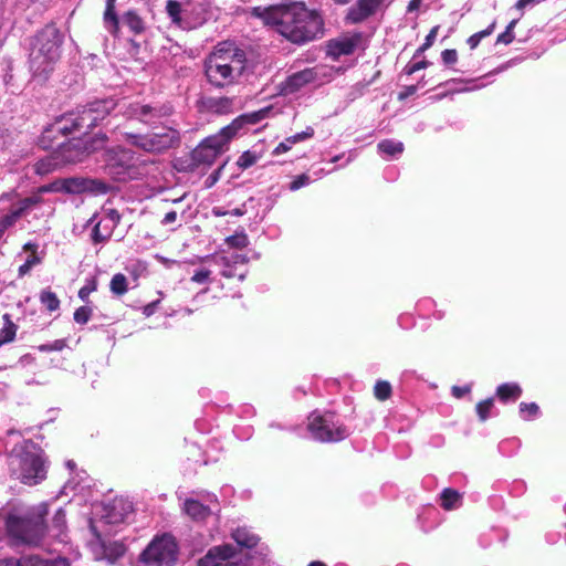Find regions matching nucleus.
<instances>
[{"mask_svg": "<svg viewBox=\"0 0 566 566\" xmlns=\"http://www.w3.org/2000/svg\"><path fill=\"white\" fill-rule=\"evenodd\" d=\"M91 316H92V308H90L88 306H80L78 308L75 310V312L73 314L74 321L77 324H82V325L86 324L91 319Z\"/></svg>", "mask_w": 566, "mask_h": 566, "instance_id": "nucleus-54", "label": "nucleus"}, {"mask_svg": "<svg viewBox=\"0 0 566 566\" xmlns=\"http://www.w3.org/2000/svg\"><path fill=\"white\" fill-rule=\"evenodd\" d=\"M4 325L0 329V347L12 343L15 338L18 326L12 322L10 314L3 315Z\"/></svg>", "mask_w": 566, "mask_h": 566, "instance_id": "nucleus-34", "label": "nucleus"}, {"mask_svg": "<svg viewBox=\"0 0 566 566\" xmlns=\"http://www.w3.org/2000/svg\"><path fill=\"white\" fill-rule=\"evenodd\" d=\"M48 192H63L62 178H57L50 184L42 185L39 187V193H48Z\"/></svg>", "mask_w": 566, "mask_h": 566, "instance_id": "nucleus-56", "label": "nucleus"}, {"mask_svg": "<svg viewBox=\"0 0 566 566\" xmlns=\"http://www.w3.org/2000/svg\"><path fill=\"white\" fill-rule=\"evenodd\" d=\"M116 0H106V7L103 15V20L106 29L112 34H117L119 31V19L115 11Z\"/></svg>", "mask_w": 566, "mask_h": 566, "instance_id": "nucleus-28", "label": "nucleus"}, {"mask_svg": "<svg viewBox=\"0 0 566 566\" xmlns=\"http://www.w3.org/2000/svg\"><path fill=\"white\" fill-rule=\"evenodd\" d=\"M244 70V54L239 50L212 52L205 61V74L208 82L223 88L235 82Z\"/></svg>", "mask_w": 566, "mask_h": 566, "instance_id": "nucleus-5", "label": "nucleus"}, {"mask_svg": "<svg viewBox=\"0 0 566 566\" xmlns=\"http://www.w3.org/2000/svg\"><path fill=\"white\" fill-rule=\"evenodd\" d=\"M109 289L117 296L124 295L128 291L127 277L123 273H116L111 280Z\"/></svg>", "mask_w": 566, "mask_h": 566, "instance_id": "nucleus-41", "label": "nucleus"}, {"mask_svg": "<svg viewBox=\"0 0 566 566\" xmlns=\"http://www.w3.org/2000/svg\"><path fill=\"white\" fill-rule=\"evenodd\" d=\"M496 22L493 21L486 29L479 31L474 34H472L468 40L467 43L470 46L471 50H474L480 44L481 40L491 35L495 29Z\"/></svg>", "mask_w": 566, "mask_h": 566, "instance_id": "nucleus-45", "label": "nucleus"}, {"mask_svg": "<svg viewBox=\"0 0 566 566\" xmlns=\"http://www.w3.org/2000/svg\"><path fill=\"white\" fill-rule=\"evenodd\" d=\"M11 478L27 485H35L46 478L45 461L32 440H23L8 453Z\"/></svg>", "mask_w": 566, "mask_h": 566, "instance_id": "nucleus-3", "label": "nucleus"}, {"mask_svg": "<svg viewBox=\"0 0 566 566\" xmlns=\"http://www.w3.org/2000/svg\"><path fill=\"white\" fill-rule=\"evenodd\" d=\"M360 39V33H356L352 38L332 39L327 42V55L333 60H337L342 55H350L356 50Z\"/></svg>", "mask_w": 566, "mask_h": 566, "instance_id": "nucleus-18", "label": "nucleus"}, {"mask_svg": "<svg viewBox=\"0 0 566 566\" xmlns=\"http://www.w3.org/2000/svg\"><path fill=\"white\" fill-rule=\"evenodd\" d=\"M518 409L524 419L536 417L539 412V407L535 402H521Z\"/></svg>", "mask_w": 566, "mask_h": 566, "instance_id": "nucleus-51", "label": "nucleus"}, {"mask_svg": "<svg viewBox=\"0 0 566 566\" xmlns=\"http://www.w3.org/2000/svg\"><path fill=\"white\" fill-rule=\"evenodd\" d=\"M63 192L69 195H81L90 192L93 195H106L112 190V186L98 178L88 177H69L62 178Z\"/></svg>", "mask_w": 566, "mask_h": 566, "instance_id": "nucleus-13", "label": "nucleus"}, {"mask_svg": "<svg viewBox=\"0 0 566 566\" xmlns=\"http://www.w3.org/2000/svg\"><path fill=\"white\" fill-rule=\"evenodd\" d=\"M430 62L427 60H422L419 62H416L413 64L406 65L403 69V72L406 75H412L413 73L427 69L429 66Z\"/></svg>", "mask_w": 566, "mask_h": 566, "instance_id": "nucleus-62", "label": "nucleus"}, {"mask_svg": "<svg viewBox=\"0 0 566 566\" xmlns=\"http://www.w3.org/2000/svg\"><path fill=\"white\" fill-rule=\"evenodd\" d=\"M73 112L62 115L54 122L55 128L59 130L61 136H69L74 133L82 132L80 125H75L77 120Z\"/></svg>", "mask_w": 566, "mask_h": 566, "instance_id": "nucleus-24", "label": "nucleus"}, {"mask_svg": "<svg viewBox=\"0 0 566 566\" xmlns=\"http://www.w3.org/2000/svg\"><path fill=\"white\" fill-rule=\"evenodd\" d=\"M441 59L446 65H452L458 61V52L454 49H446L441 52Z\"/></svg>", "mask_w": 566, "mask_h": 566, "instance_id": "nucleus-61", "label": "nucleus"}, {"mask_svg": "<svg viewBox=\"0 0 566 566\" xmlns=\"http://www.w3.org/2000/svg\"><path fill=\"white\" fill-rule=\"evenodd\" d=\"M83 142L85 146V153L87 151L88 157L91 154L104 148L107 142V136L105 134H96L94 136L83 138Z\"/></svg>", "mask_w": 566, "mask_h": 566, "instance_id": "nucleus-37", "label": "nucleus"}, {"mask_svg": "<svg viewBox=\"0 0 566 566\" xmlns=\"http://www.w3.org/2000/svg\"><path fill=\"white\" fill-rule=\"evenodd\" d=\"M125 140L148 153H161L180 144V134L172 127H161L148 134L124 133Z\"/></svg>", "mask_w": 566, "mask_h": 566, "instance_id": "nucleus-8", "label": "nucleus"}, {"mask_svg": "<svg viewBox=\"0 0 566 566\" xmlns=\"http://www.w3.org/2000/svg\"><path fill=\"white\" fill-rule=\"evenodd\" d=\"M226 164L227 163L222 164L210 176H208V178L205 181L207 188H211L218 182V180L220 179L221 171L224 168Z\"/></svg>", "mask_w": 566, "mask_h": 566, "instance_id": "nucleus-63", "label": "nucleus"}, {"mask_svg": "<svg viewBox=\"0 0 566 566\" xmlns=\"http://www.w3.org/2000/svg\"><path fill=\"white\" fill-rule=\"evenodd\" d=\"M210 275H211L210 270H208L206 268H201L193 272V274L191 276V281L195 283H198V284H203L209 281Z\"/></svg>", "mask_w": 566, "mask_h": 566, "instance_id": "nucleus-59", "label": "nucleus"}, {"mask_svg": "<svg viewBox=\"0 0 566 566\" xmlns=\"http://www.w3.org/2000/svg\"><path fill=\"white\" fill-rule=\"evenodd\" d=\"M122 216L116 209H108L105 213V217L101 219L102 221H107L108 226L115 230V228L120 223Z\"/></svg>", "mask_w": 566, "mask_h": 566, "instance_id": "nucleus-58", "label": "nucleus"}, {"mask_svg": "<svg viewBox=\"0 0 566 566\" xmlns=\"http://www.w3.org/2000/svg\"><path fill=\"white\" fill-rule=\"evenodd\" d=\"M24 566H71L65 557L42 558L38 555L24 556Z\"/></svg>", "mask_w": 566, "mask_h": 566, "instance_id": "nucleus-29", "label": "nucleus"}, {"mask_svg": "<svg viewBox=\"0 0 566 566\" xmlns=\"http://www.w3.org/2000/svg\"><path fill=\"white\" fill-rule=\"evenodd\" d=\"M133 503L124 497H115L104 507V515L106 523L119 524L133 513Z\"/></svg>", "mask_w": 566, "mask_h": 566, "instance_id": "nucleus-17", "label": "nucleus"}, {"mask_svg": "<svg viewBox=\"0 0 566 566\" xmlns=\"http://www.w3.org/2000/svg\"><path fill=\"white\" fill-rule=\"evenodd\" d=\"M235 556V548L231 545L216 546L211 548L206 558H212V566H231Z\"/></svg>", "mask_w": 566, "mask_h": 566, "instance_id": "nucleus-21", "label": "nucleus"}, {"mask_svg": "<svg viewBox=\"0 0 566 566\" xmlns=\"http://www.w3.org/2000/svg\"><path fill=\"white\" fill-rule=\"evenodd\" d=\"M77 120L75 125H80L82 128V132H88L90 129L97 126L93 114L88 107V105L82 106L81 108H77L75 112H73Z\"/></svg>", "mask_w": 566, "mask_h": 566, "instance_id": "nucleus-30", "label": "nucleus"}, {"mask_svg": "<svg viewBox=\"0 0 566 566\" xmlns=\"http://www.w3.org/2000/svg\"><path fill=\"white\" fill-rule=\"evenodd\" d=\"M20 218L21 216L13 207L7 214L0 217V239L4 235L7 230L15 226Z\"/></svg>", "mask_w": 566, "mask_h": 566, "instance_id": "nucleus-43", "label": "nucleus"}, {"mask_svg": "<svg viewBox=\"0 0 566 566\" xmlns=\"http://www.w3.org/2000/svg\"><path fill=\"white\" fill-rule=\"evenodd\" d=\"M66 347L65 339H55L53 343L40 345L38 348L42 353L61 352Z\"/></svg>", "mask_w": 566, "mask_h": 566, "instance_id": "nucleus-57", "label": "nucleus"}, {"mask_svg": "<svg viewBox=\"0 0 566 566\" xmlns=\"http://www.w3.org/2000/svg\"><path fill=\"white\" fill-rule=\"evenodd\" d=\"M166 12L171 22L182 30H193L206 21L202 3L193 0L184 2L168 0Z\"/></svg>", "mask_w": 566, "mask_h": 566, "instance_id": "nucleus-9", "label": "nucleus"}, {"mask_svg": "<svg viewBox=\"0 0 566 566\" xmlns=\"http://www.w3.org/2000/svg\"><path fill=\"white\" fill-rule=\"evenodd\" d=\"M316 78V70L314 67H307L290 75L284 82L283 90L286 94H293L303 86L314 82Z\"/></svg>", "mask_w": 566, "mask_h": 566, "instance_id": "nucleus-19", "label": "nucleus"}, {"mask_svg": "<svg viewBox=\"0 0 566 566\" xmlns=\"http://www.w3.org/2000/svg\"><path fill=\"white\" fill-rule=\"evenodd\" d=\"M97 290V281L95 277L88 280L84 286L78 291V297L81 301L87 303L90 301V294Z\"/></svg>", "mask_w": 566, "mask_h": 566, "instance_id": "nucleus-53", "label": "nucleus"}, {"mask_svg": "<svg viewBox=\"0 0 566 566\" xmlns=\"http://www.w3.org/2000/svg\"><path fill=\"white\" fill-rule=\"evenodd\" d=\"M63 166L56 150L34 164V172L40 176L49 175Z\"/></svg>", "mask_w": 566, "mask_h": 566, "instance_id": "nucleus-23", "label": "nucleus"}, {"mask_svg": "<svg viewBox=\"0 0 566 566\" xmlns=\"http://www.w3.org/2000/svg\"><path fill=\"white\" fill-rule=\"evenodd\" d=\"M261 157L262 155L256 150L248 149L238 158L237 165L240 169L244 170L255 165Z\"/></svg>", "mask_w": 566, "mask_h": 566, "instance_id": "nucleus-39", "label": "nucleus"}, {"mask_svg": "<svg viewBox=\"0 0 566 566\" xmlns=\"http://www.w3.org/2000/svg\"><path fill=\"white\" fill-rule=\"evenodd\" d=\"M242 115L237 117L228 126L221 128L217 134L222 137V140L228 145L229 142L239 133V130L245 126Z\"/></svg>", "mask_w": 566, "mask_h": 566, "instance_id": "nucleus-36", "label": "nucleus"}, {"mask_svg": "<svg viewBox=\"0 0 566 566\" xmlns=\"http://www.w3.org/2000/svg\"><path fill=\"white\" fill-rule=\"evenodd\" d=\"M307 429L313 438L321 442H338L348 436L347 428L334 421L333 412L312 413L308 418Z\"/></svg>", "mask_w": 566, "mask_h": 566, "instance_id": "nucleus-10", "label": "nucleus"}, {"mask_svg": "<svg viewBox=\"0 0 566 566\" xmlns=\"http://www.w3.org/2000/svg\"><path fill=\"white\" fill-rule=\"evenodd\" d=\"M462 505V494L452 489L446 488L440 494V506L444 511H452L459 509Z\"/></svg>", "mask_w": 566, "mask_h": 566, "instance_id": "nucleus-25", "label": "nucleus"}, {"mask_svg": "<svg viewBox=\"0 0 566 566\" xmlns=\"http://www.w3.org/2000/svg\"><path fill=\"white\" fill-rule=\"evenodd\" d=\"M226 242L231 248L243 249L249 244V239L244 232H241L228 237Z\"/></svg>", "mask_w": 566, "mask_h": 566, "instance_id": "nucleus-49", "label": "nucleus"}, {"mask_svg": "<svg viewBox=\"0 0 566 566\" xmlns=\"http://www.w3.org/2000/svg\"><path fill=\"white\" fill-rule=\"evenodd\" d=\"M63 35L55 24H46L40 30L31 44L29 65L34 78L40 82L48 80L60 59Z\"/></svg>", "mask_w": 566, "mask_h": 566, "instance_id": "nucleus-2", "label": "nucleus"}, {"mask_svg": "<svg viewBox=\"0 0 566 566\" xmlns=\"http://www.w3.org/2000/svg\"><path fill=\"white\" fill-rule=\"evenodd\" d=\"M57 135H60V133L55 128L54 123L46 126L39 138L40 147L43 149L52 148L57 138Z\"/></svg>", "mask_w": 566, "mask_h": 566, "instance_id": "nucleus-38", "label": "nucleus"}, {"mask_svg": "<svg viewBox=\"0 0 566 566\" xmlns=\"http://www.w3.org/2000/svg\"><path fill=\"white\" fill-rule=\"evenodd\" d=\"M113 232L114 229L112 226H108L107 221L99 220L92 230V241L94 244L104 243L111 239Z\"/></svg>", "mask_w": 566, "mask_h": 566, "instance_id": "nucleus-33", "label": "nucleus"}, {"mask_svg": "<svg viewBox=\"0 0 566 566\" xmlns=\"http://www.w3.org/2000/svg\"><path fill=\"white\" fill-rule=\"evenodd\" d=\"M102 548L105 558L113 563L122 558L127 551L126 545L120 541L104 542Z\"/></svg>", "mask_w": 566, "mask_h": 566, "instance_id": "nucleus-27", "label": "nucleus"}, {"mask_svg": "<svg viewBox=\"0 0 566 566\" xmlns=\"http://www.w3.org/2000/svg\"><path fill=\"white\" fill-rule=\"evenodd\" d=\"M87 105L98 125V123L105 119L116 107L125 111L126 99L115 101L114 98H104L91 102Z\"/></svg>", "mask_w": 566, "mask_h": 566, "instance_id": "nucleus-20", "label": "nucleus"}, {"mask_svg": "<svg viewBox=\"0 0 566 566\" xmlns=\"http://www.w3.org/2000/svg\"><path fill=\"white\" fill-rule=\"evenodd\" d=\"M251 14L291 44L302 46L325 35V20L316 9L304 2L254 7Z\"/></svg>", "mask_w": 566, "mask_h": 566, "instance_id": "nucleus-1", "label": "nucleus"}, {"mask_svg": "<svg viewBox=\"0 0 566 566\" xmlns=\"http://www.w3.org/2000/svg\"><path fill=\"white\" fill-rule=\"evenodd\" d=\"M439 29H440L439 25H434L429 31V33L427 34V36L424 39L423 44L417 49V51L415 53V56H418V55L422 54L424 51H427L428 49H430L433 45V42H434V40L437 38Z\"/></svg>", "mask_w": 566, "mask_h": 566, "instance_id": "nucleus-50", "label": "nucleus"}, {"mask_svg": "<svg viewBox=\"0 0 566 566\" xmlns=\"http://www.w3.org/2000/svg\"><path fill=\"white\" fill-rule=\"evenodd\" d=\"M174 113L171 104H139V103H126L124 115L129 118H137L140 122L150 125L156 120L169 117Z\"/></svg>", "mask_w": 566, "mask_h": 566, "instance_id": "nucleus-12", "label": "nucleus"}, {"mask_svg": "<svg viewBox=\"0 0 566 566\" xmlns=\"http://www.w3.org/2000/svg\"><path fill=\"white\" fill-rule=\"evenodd\" d=\"M232 538L235 541V543L245 548H253L258 545L260 538L248 531L247 528H237L232 533Z\"/></svg>", "mask_w": 566, "mask_h": 566, "instance_id": "nucleus-31", "label": "nucleus"}, {"mask_svg": "<svg viewBox=\"0 0 566 566\" xmlns=\"http://www.w3.org/2000/svg\"><path fill=\"white\" fill-rule=\"evenodd\" d=\"M310 182V176L306 174H301L294 178V180L290 184L289 188L291 191H296L300 188L306 186Z\"/></svg>", "mask_w": 566, "mask_h": 566, "instance_id": "nucleus-60", "label": "nucleus"}, {"mask_svg": "<svg viewBox=\"0 0 566 566\" xmlns=\"http://www.w3.org/2000/svg\"><path fill=\"white\" fill-rule=\"evenodd\" d=\"M227 144L218 134L206 137L192 151L191 168L201 165L210 166L214 163L217 157L227 149Z\"/></svg>", "mask_w": 566, "mask_h": 566, "instance_id": "nucleus-11", "label": "nucleus"}, {"mask_svg": "<svg viewBox=\"0 0 566 566\" xmlns=\"http://www.w3.org/2000/svg\"><path fill=\"white\" fill-rule=\"evenodd\" d=\"M40 263H41V258L38 254H30L27 258L25 262L19 266V270H18L19 276L22 277V276L27 275L34 265L40 264Z\"/></svg>", "mask_w": 566, "mask_h": 566, "instance_id": "nucleus-52", "label": "nucleus"}, {"mask_svg": "<svg viewBox=\"0 0 566 566\" xmlns=\"http://www.w3.org/2000/svg\"><path fill=\"white\" fill-rule=\"evenodd\" d=\"M179 546L171 534L156 535L138 556L145 566H175L178 560Z\"/></svg>", "mask_w": 566, "mask_h": 566, "instance_id": "nucleus-6", "label": "nucleus"}, {"mask_svg": "<svg viewBox=\"0 0 566 566\" xmlns=\"http://www.w3.org/2000/svg\"><path fill=\"white\" fill-rule=\"evenodd\" d=\"M493 406H494L493 398H486L476 403L475 411H476V415L481 422H484L488 420Z\"/></svg>", "mask_w": 566, "mask_h": 566, "instance_id": "nucleus-47", "label": "nucleus"}, {"mask_svg": "<svg viewBox=\"0 0 566 566\" xmlns=\"http://www.w3.org/2000/svg\"><path fill=\"white\" fill-rule=\"evenodd\" d=\"M104 171L113 180L126 182L138 174L134 151L122 147L111 148L103 154Z\"/></svg>", "mask_w": 566, "mask_h": 566, "instance_id": "nucleus-7", "label": "nucleus"}, {"mask_svg": "<svg viewBox=\"0 0 566 566\" xmlns=\"http://www.w3.org/2000/svg\"><path fill=\"white\" fill-rule=\"evenodd\" d=\"M55 150L63 166L82 163L87 158V151L85 153L83 138L69 139L67 142L60 144Z\"/></svg>", "mask_w": 566, "mask_h": 566, "instance_id": "nucleus-15", "label": "nucleus"}, {"mask_svg": "<svg viewBox=\"0 0 566 566\" xmlns=\"http://www.w3.org/2000/svg\"><path fill=\"white\" fill-rule=\"evenodd\" d=\"M266 114H268V109L264 108V109H261L258 112L242 114V118L244 119V123L247 125H254V124H258L259 122H261L263 118H265Z\"/></svg>", "mask_w": 566, "mask_h": 566, "instance_id": "nucleus-55", "label": "nucleus"}, {"mask_svg": "<svg viewBox=\"0 0 566 566\" xmlns=\"http://www.w3.org/2000/svg\"><path fill=\"white\" fill-rule=\"evenodd\" d=\"M385 0H357L352 6L346 15L345 21L349 24H358L374 15Z\"/></svg>", "mask_w": 566, "mask_h": 566, "instance_id": "nucleus-16", "label": "nucleus"}, {"mask_svg": "<svg viewBox=\"0 0 566 566\" xmlns=\"http://www.w3.org/2000/svg\"><path fill=\"white\" fill-rule=\"evenodd\" d=\"M203 104L210 112L227 114L231 111L232 99L229 97H208Z\"/></svg>", "mask_w": 566, "mask_h": 566, "instance_id": "nucleus-32", "label": "nucleus"}, {"mask_svg": "<svg viewBox=\"0 0 566 566\" xmlns=\"http://www.w3.org/2000/svg\"><path fill=\"white\" fill-rule=\"evenodd\" d=\"M40 302L41 304L49 311L54 312L60 308V300L57 295L51 290H43L40 293Z\"/></svg>", "mask_w": 566, "mask_h": 566, "instance_id": "nucleus-40", "label": "nucleus"}, {"mask_svg": "<svg viewBox=\"0 0 566 566\" xmlns=\"http://www.w3.org/2000/svg\"><path fill=\"white\" fill-rule=\"evenodd\" d=\"M248 258L238 253L219 258L218 264L222 266L221 275L226 279L244 280L248 274Z\"/></svg>", "mask_w": 566, "mask_h": 566, "instance_id": "nucleus-14", "label": "nucleus"}, {"mask_svg": "<svg viewBox=\"0 0 566 566\" xmlns=\"http://www.w3.org/2000/svg\"><path fill=\"white\" fill-rule=\"evenodd\" d=\"M48 514L49 507L45 503L32 507L24 515L9 514L6 518V531L17 545L38 546L48 532Z\"/></svg>", "mask_w": 566, "mask_h": 566, "instance_id": "nucleus-4", "label": "nucleus"}, {"mask_svg": "<svg viewBox=\"0 0 566 566\" xmlns=\"http://www.w3.org/2000/svg\"><path fill=\"white\" fill-rule=\"evenodd\" d=\"M517 23V20H512L505 28V31L500 33L496 38V44H505V45H509L511 44L514 39H515V34H514V28Z\"/></svg>", "mask_w": 566, "mask_h": 566, "instance_id": "nucleus-48", "label": "nucleus"}, {"mask_svg": "<svg viewBox=\"0 0 566 566\" xmlns=\"http://www.w3.org/2000/svg\"><path fill=\"white\" fill-rule=\"evenodd\" d=\"M0 566H24V556L21 558H2Z\"/></svg>", "mask_w": 566, "mask_h": 566, "instance_id": "nucleus-64", "label": "nucleus"}, {"mask_svg": "<svg viewBox=\"0 0 566 566\" xmlns=\"http://www.w3.org/2000/svg\"><path fill=\"white\" fill-rule=\"evenodd\" d=\"M391 392V385L387 380H378L374 387V395L379 401H385L389 399Z\"/></svg>", "mask_w": 566, "mask_h": 566, "instance_id": "nucleus-46", "label": "nucleus"}, {"mask_svg": "<svg viewBox=\"0 0 566 566\" xmlns=\"http://www.w3.org/2000/svg\"><path fill=\"white\" fill-rule=\"evenodd\" d=\"M522 392V387L516 382H504L497 386L496 388V397L502 402H507L509 400H516L521 397Z\"/></svg>", "mask_w": 566, "mask_h": 566, "instance_id": "nucleus-26", "label": "nucleus"}, {"mask_svg": "<svg viewBox=\"0 0 566 566\" xmlns=\"http://www.w3.org/2000/svg\"><path fill=\"white\" fill-rule=\"evenodd\" d=\"M123 20L133 33L139 34L144 31V22L135 11H127Z\"/></svg>", "mask_w": 566, "mask_h": 566, "instance_id": "nucleus-42", "label": "nucleus"}, {"mask_svg": "<svg viewBox=\"0 0 566 566\" xmlns=\"http://www.w3.org/2000/svg\"><path fill=\"white\" fill-rule=\"evenodd\" d=\"M377 147L379 151L388 156H396L398 154H401L405 149L403 144L401 142H394L391 139L381 140L380 143H378Z\"/></svg>", "mask_w": 566, "mask_h": 566, "instance_id": "nucleus-44", "label": "nucleus"}, {"mask_svg": "<svg viewBox=\"0 0 566 566\" xmlns=\"http://www.w3.org/2000/svg\"><path fill=\"white\" fill-rule=\"evenodd\" d=\"M184 512L195 521H203L211 514V510L209 506L203 505L202 503L193 499H187L185 501Z\"/></svg>", "mask_w": 566, "mask_h": 566, "instance_id": "nucleus-22", "label": "nucleus"}, {"mask_svg": "<svg viewBox=\"0 0 566 566\" xmlns=\"http://www.w3.org/2000/svg\"><path fill=\"white\" fill-rule=\"evenodd\" d=\"M41 195L42 193H39L38 188L36 192H34L32 196L21 199L13 208L19 212L21 217H23L29 210L43 203V198Z\"/></svg>", "mask_w": 566, "mask_h": 566, "instance_id": "nucleus-35", "label": "nucleus"}]
</instances>
